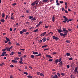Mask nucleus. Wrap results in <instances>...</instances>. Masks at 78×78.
I'll return each instance as SVG.
<instances>
[{"label": "nucleus", "mask_w": 78, "mask_h": 78, "mask_svg": "<svg viewBox=\"0 0 78 78\" xmlns=\"http://www.w3.org/2000/svg\"><path fill=\"white\" fill-rule=\"evenodd\" d=\"M66 55L68 56H69L70 55V54L68 52H67L66 53Z\"/></svg>", "instance_id": "23"}, {"label": "nucleus", "mask_w": 78, "mask_h": 78, "mask_svg": "<svg viewBox=\"0 0 78 78\" xmlns=\"http://www.w3.org/2000/svg\"><path fill=\"white\" fill-rule=\"evenodd\" d=\"M33 51V54H34V55H38V54L39 53H38L37 52H34V51Z\"/></svg>", "instance_id": "7"}, {"label": "nucleus", "mask_w": 78, "mask_h": 78, "mask_svg": "<svg viewBox=\"0 0 78 78\" xmlns=\"http://www.w3.org/2000/svg\"><path fill=\"white\" fill-rule=\"evenodd\" d=\"M62 17L63 18H64V19H65L64 20H65V21H67V20H69L68 19H67V18H66V17L65 16H63Z\"/></svg>", "instance_id": "3"}, {"label": "nucleus", "mask_w": 78, "mask_h": 78, "mask_svg": "<svg viewBox=\"0 0 78 78\" xmlns=\"http://www.w3.org/2000/svg\"><path fill=\"white\" fill-rule=\"evenodd\" d=\"M35 4H37H37H38V3H39V1H37V0L35 1Z\"/></svg>", "instance_id": "22"}, {"label": "nucleus", "mask_w": 78, "mask_h": 78, "mask_svg": "<svg viewBox=\"0 0 78 78\" xmlns=\"http://www.w3.org/2000/svg\"><path fill=\"white\" fill-rule=\"evenodd\" d=\"M63 30L62 31V32L64 31L65 33H68V31L67 30H66V29L65 28H63Z\"/></svg>", "instance_id": "2"}, {"label": "nucleus", "mask_w": 78, "mask_h": 78, "mask_svg": "<svg viewBox=\"0 0 78 78\" xmlns=\"http://www.w3.org/2000/svg\"><path fill=\"white\" fill-rule=\"evenodd\" d=\"M55 16H53L52 17V21L53 22H55Z\"/></svg>", "instance_id": "12"}, {"label": "nucleus", "mask_w": 78, "mask_h": 78, "mask_svg": "<svg viewBox=\"0 0 78 78\" xmlns=\"http://www.w3.org/2000/svg\"><path fill=\"white\" fill-rule=\"evenodd\" d=\"M53 61L52 59H50L48 60V61H50V62H51V61Z\"/></svg>", "instance_id": "50"}, {"label": "nucleus", "mask_w": 78, "mask_h": 78, "mask_svg": "<svg viewBox=\"0 0 78 78\" xmlns=\"http://www.w3.org/2000/svg\"><path fill=\"white\" fill-rule=\"evenodd\" d=\"M57 53L56 52H52V55H55V54H57Z\"/></svg>", "instance_id": "42"}, {"label": "nucleus", "mask_w": 78, "mask_h": 78, "mask_svg": "<svg viewBox=\"0 0 78 78\" xmlns=\"http://www.w3.org/2000/svg\"><path fill=\"white\" fill-rule=\"evenodd\" d=\"M28 78H33V76L29 75L27 76Z\"/></svg>", "instance_id": "24"}, {"label": "nucleus", "mask_w": 78, "mask_h": 78, "mask_svg": "<svg viewBox=\"0 0 78 78\" xmlns=\"http://www.w3.org/2000/svg\"><path fill=\"white\" fill-rule=\"evenodd\" d=\"M61 60H62V58H61L60 59H59L58 60V62H60L61 61Z\"/></svg>", "instance_id": "38"}, {"label": "nucleus", "mask_w": 78, "mask_h": 78, "mask_svg": "<svg viewBox=\"0 0 78 78\" xmlns=\"http://www.w3.org/2000/svg\"><path fill=\"white\" fill-rule=\"evenodd\" d=\"M25 34H26V35H28V34H29V32H27Z\"/></svg>", "instance_id": "40"}, {"label": "nucleus", "mask_w": 78, "mask_h": 78, "mask_svg": "<svg viewBox=\"0 0 78 78\" xmlns=\"http://www.w3.org/2000/svg\"><path fill=\"white\" fill-rule=\"evenodd\" d=\"M43 42H45L47 41V38L46 37H44L42 39Z\"/></svg>", "instance_id": "6"}, {"label": "nucleus", "mask_w": 78, "mask_h": 78, "mask_svg": "<svg viewBox=\"0 0 78 78\" xmlns=\"http://www.w3.org/2000/svg\"><path fill=\"white\" fill-rule=\"evenodd\" d=\"M44 28H48V26H44Z\"/></svg>", "instance_id": "52"}, {"label": "nucleus", "mask_w": 78, "mask_h": 78, "mask_svg": "<svg viewBox=\"0 0 78 78\" xmlns=\"http://www.w3.org/2000/svg\"><path fill=\"white\" fill-rule=\"evenodd\" d=\"M9 16V15H8L6 16V18H5V19H7V18H8V17Z\"/></svg>", "instance_id": "59"}, {"label": "nucleus", "mask_w": 78, "mask_h": 78, "mask_svg": "<svg viewBox=\"0 0 78 78\" xmlns=\"http://www.w3.org/2000/svg\"><path fill=\"white\" fill-rule=\"evenodd\" d=\"M29 20L31 19H31H32V18H31V16H29Z\"/></svg>", "instance_id": "48"}, {"label": "nucleus", "mask_w": 78, "mask_h": 78, "mask_svg": "<svg viewBox=\"0 0 78 78\" xmlns=\"http://www.w3.org/2000/svg\"><path fill=\"white\" fill-rule=\"evenodd\" d=\"M47 47V45H45L41 47V48H45V47Z\"/></svg>", "instance_id": "33"}, {"label": "nucleus", "mask_w": 78, "mask_h": 78, "mask_svg": "<svg viewBox=\"0 0 78 78\" xmlns=\"http://www.w3.org/2000/svg\"><path fill=\"white\" fill-rule=\"evenodd\" d=\"M4 42L5 44H6V43H7L8 42V41H4Z\"/></svg>", "instance_id": "61"}, {"label": "nucleus", "mask_w": 78, "mask_h": 78, "mask_svg": "<svg viewBox=\"0 0 78 78\" xmlns=\"http://www.w3.org/2000/svg\"><path fill=\"white\" fill-rule=\"evenodd\" d=\"M23 31H20V34H23Z\"/></svg>", "instance_id": "43"}, {"label": "nucleus", "mask_w": 78, "mask_h": 78, "mask_svg": "<svg viewBox=\"0 0 78 78\" xmlns=\"http://www.w3.org/2000/svg\"><path fill=\"white\" fill-rule=\"evenodd\" d=\"M36 56H41V53H39L38 55H36Z\"/></svg>", "instance_id": "25"}, {"label": "nucleus", "mask_w": 78, "mask_h": 78, "mask_svg": "<svg viewBox=\"0 0 78 78\" xmlns=\"http://www.w3.org/2000/svg\"><path fill=\"white\" fill-rule=\"evenodd\" d=\"M46 34V32H44V33H43L41 35V37H42V36H44V35H45V34Z\"/></svg>", "instance_id": "11"}, {"label": "nucleus", "mask_w": 78, "mask_h": 78, "mask_svg": "<svg viewBox=\"0 0 78 78\" xmlns=\"http://www.w3.org/2000/svg\"><path fill=\"white\" fill-rule=\"evenodd\" d=\"M64 3V1H60V3Z\"/></svg>", "instance_id": "53"}, {"label": "nucleus", "mask_w": 78, "mask_h": 78, "mask_svg": "<svg viewBox=\"0 0 78 78\" xmlns=\"http://www.w3.org/2000/svg\"><path fill=\"white\" fill-rule=\"evenodd\" d=\"M77 72V70L76 69L74 70V73H76Z\"/></svg>", "instance_id": "57"}, {"label": "nucleus", "mask_w": 78, "mask_h": 78, "mask_svg": "<svg viewBox=\"0 0 78 78\" xmlns=\"http://www.w3.org/2000/svg\"><path fill=\"white\" fill-rule=\"evenodd\" d=\"M6 48V50H7L8 51H10V48H8L7 47H5Z\"/></svg>", "instance_id": "10"}, {"label": "nucleus", "mask_w": 78, "mask_h": 78, "mask_svg": "<svg viewBox=\"0 0 78 78\" xmlns=\"http://www.w3.org/2000/svg\"><path fill=\"white\" fill-rule=\"evenodd\" d=\"M1 21L2 22V23H4V22H5V20L2 19L1 20Z\"/></svg>", "instance_id": "19"}, {"label": "nucleus", "mask_w": 78, "mask_h": 78, "mask_svg": "<svg viewBox=\"0 0 78 78\" xmlns=\"http://www.w3.org/2000/svg\"><path fill=\"white\" fill-rule=\"evenodd\" d=\"M23 73L24 74V75H28V73L27 72H24V73Z\"/></svg>", "instance_id": "34"}, {"label": "nucleus", "mask_w": 78, "mask_h": 78, "mask_svg": "<svg viewBox=\"0 0 78 78\" xmlns=\"http://www.w3.org/2000/svg\"><path fill=\"white\" fill-rule=\"evenodd\" d=\"M59 40V38L56 37V38L55 39L56 41H58Z\"/></svg>", "instance_id": "49"}, {"label": "nucleus", "mask_w": 78, "mask_h": 78, "mask_svg": "<svg viewBox=\"0 0 78 78\" xmlns=\"http://www.w3.org/2000/svg\"><path fill=\"white\" fill-rule=\"evenodd\" d=\"M8 44H9V45H11L12 44H11V42H10V41H9L8 43Z\"/></svg>", "instance_id": "58"}, {"label": "nucleus", "mask_w": 78, "mask_h": 78, "mask_svg": "<svg viewBox=\"0 0 78 78\" xmlns=\"http://www.w3.org/2000/svg\"><path fill=\"white\" fill-rule=\"evenodd\" d=\"M6 47H5V49H2V51H6Z\"/></svg>", "instance_id": "35"}, {"label": "nucleus", "mask_w": 78, "mask_h": 78, "mask_svg": "<svg viewBox=\"0 0 78 78\" xmlns=\"http://www.w3.org/2000/svg\"><path fill=\"white\" fill-rule=\"evenodd\" d=\"M74 64V63L73 62L71 64V66H73V64Z\"/></svg>", "instance_id": "55"}, {"label": "nucleus", "mask_w": 78, "mask_h": 78, "mask_svg": "<svg viewBox=\"0 0 78 78\" xmlns=\"http://www.w3.org/2000/svg\"><path fill=\"white\" fill-rule=\"evenodd\" d=\"M40 76H44V74H43V73H40Z\"/></svg>", "instance_id": "36"}, {"label": "nucleus", "mask_w": 78, "mask_h": 78, "mask_svg": "<svg viewBox=\"0 0 78 78\" xmlns=\"http://www.w3.org/2000/svg\"><path fill=\"white\" fill-rule=\"evenodd\" d=\"M5 39H6L7 41H8V42H9V41H10V40H9V39L8 38L6 37H5Z\"/></svg>", "instance_id": "14"}, {"label": "nucleus", "mask_w": 78, "mask_h": 78, "mask_svg": "<svg viewBox=\"0 0 78 78\" xmlns=\"http://www.w3.org/2000/svg\"><path fill=\"white\" fill-rule=\"evenodd\" d=\"M16 4H17V3H14L12 4V5L13 6H16Z\"/></svg>", "instance_id": "44"}, {"label": "nucleus", "mask_w": 78, "mask_h": 78, "mask_svg": "<svg viewBox=\"0 0 78 78\" xmlns=\"http://www.w3.org/2000/svg\"><path fill=\"white\" fill-rule=\"evenodd\" d=\"M14 54V52H12L10 53V55L12 56V55H13Z\"/></svg>", "instance_id": "28"}, {"label": "nucleus", "mask_w": 78, "mask_h": 78, "mask_svg": "<svg viewBox=\"0 0 78 78\" xmlns=\"http://www.w3.org/2000/svg\"><path fill=\"white\" fill-rule=\"evenodd\" d=\"M41 23H42V21H40V22H39V24L40 25Z\"/></svg>", "instance_id": "47"}, {"label": "nucleus", "mask_w": 78, "mask_h": 78, "mask_svg": "<svg viewBox=\"0 0 78 78\" xmlns=\"http://www.w3.org/2000/svg\"><path fill=\"white\" fill-rule=\"evenodd\" d=\"M26 12L27 13H28V14H29V13H30V12H29V10L28 9L26 10Z\"/></svg>", "instance_id": "27"}, {"label": "nucleus", "mask_w": 78, "mask_h": 78, "mask_svg": "<svg viewBox=\"0 0 78 78\" xmlns=\"http://www.w3.org/2000/svg\"><path fill=\"white\" fill-rule=\"evenodd\" d=\"M6 53V52H2L1 55L2 56H4V55H5Z\"/></svg>", "instance_id": "8"}, {"label": "nucleus", "mask_w": 78, "mask_h": 78, "mask_svg": "<svg viewBox=\"0 0 78 78\" xmlns=\"http://www.w3.org/2000/svg\"><path fill=\"white\" fill-rule=\"evenodd\" d=\"M39 26H40V25L39 24L37 25L36 26V27H39Z\"/></svg>", "instance_id": "60"}, {"label": "nucleus", "mask_w": 78, "mask_h": 78, "mask_svg": "<svg viewBox=\"0 0 78 78\" xmlns=\"http://www.w3.org/2000/svg\"><path fill=\"white\" fill-rule=\"evenodd\" d=\"M63 11H65V9L63 7H62L61 9Z\"/></svg>", "instance_id": "39"}, {"label": "nucleus", "mask_w": 78, "mask_h": 78, "mask_svg": "<svg viewBox=\"0 0 78 78\" xmlns=\"http://www.w3.org/2000/svg\"><path fill=\"white\" fill-rule=\"evenodd\" d=\"M19 55H20L21 54V52L20 51V52H18L17 53Z\"/></svg>", "instance_id": "54"}, {"label": "nucleus", "mask_w": 78, "mask_h": 78, "mask_svg": "<svg viewBox=\"0 0 78 78\" xmlns=\"http://www.w3.org/2000/svg\"><path fill=\"white\" fill-rule=\"evenodd\" d=\"M57 75L58 76H61V75L59 73H57Z\"/></svg>", "instance_id": "37"}, {"label": "nucleus", "mask_w": 78, "mask_h": 78, "mask_svg": "<svg viewBox=\"0 0 78 78\" xmlns=\"http://www.w3.org/2000/svg\"><path fill=\"white\" fill-rule=\"evenodd\" d=\"M37 31H38V29H37L35 30H34L33 31V32L34 33H35V32H37Z\"/></svg>", "instance_id": "29"}, {"label": "nucleus", "mask_w": 78, "mask_h": 78, "mask_svg": "<svg viewBox=\"0 0 78 78\" xmlns=\"http://www.w3.org/2000/svg\"><path fill=\"white\" fill-rule=\"evenodd\" d=\"M60 35H61V36H63L64 37H66V36H67V33H64L63 34L62 33H60Z\"/></svg>", "instance_id": "1"}, {"label": "nucleus", "mask_w": 78, "mask_h": 78, "mask_svg": "<svg viewBox=\"0 0 78 78\" xmlns=\"http://www.w3.org/2000/svg\"><path fill=\"white\" fill-rule=\"evenodd\" d=\"M59 66H62V64H62V62L61 61L59 63Z\"/></svg>", "instance_id": "9"}, {"label": "nucleus", "mask_w": 78, "mask_h": 78, "mask_svg": "<svg viewBox=\"0 0 78 78\" xmlns=\"http://www.w3.org/2000/svg\"><path fill=\"white\" fill-rule=\"evenodd\" d=\"M58 76L56 74H55V76L52 77L53 78H58L57 77Z\"/></svg>", "instance_id": "15"}, {"label": "nucleus", "mask_w": 78, "mask_h": 78, "mask_svg": "<svg viewBox=\"0 0 78 78\" xmlns=\"http://www.w3.org/2000/svg\"><path fill=\"white\" fill-rule=\"evenodd\" d=\"M22 61H23V60H20L19 62H20V64L22 62Z\"/></svg>", "instance_id": "56"}, {"label": "nucleus", "mask_w": 78, "mask_h": 78, "mask_svg": "<svg viewBox=\"0 0 78 78\" xmlns=\"http://www.w3.org/2000/svg\"><path fill=\"white\" fill-rule=\"evenodd\" d=\"M69 60L70 61H72V60L73 59V58L71 57L69 58Z\"/></svg>", "instance_id": "45"}, {"label": "nucleus", "mask_w": 78, "mask_h": 78, "mask_svg": "<svg viewBox=\"0 0 78 78\" xmlns=\"http://www.w3.org/2000/svg\"><path fill=\"white\" fill-rule=\"evenodd\" d=\"M67 68H69V67H70V66L69 65H67Z\"/></svg>", "instance_id": "63"}, {"label": "nucleus", "mask_w": 78, "mask_h": 78, "mask_svg": "<svg viewBox=\"0 0 78 78\" xmlns=\"http://www.w3.org/2000/svg\"><path fill=\"white\" fill-rule=\"evenodd\" d=\"M33 21H34V20H36V18L35 17H34L33 18H32L31 19Z\"/></svg>", "instance_id": "18"}, {"label": "nucleus", "mask_w": 78, "mask_h": 78, "mask_svg": "<svg viewBox=\"0 0 78 78\" xmlns=\"http://www.w3.org/2000/svg\"><path fill=\"white\" fill-rule=\"evenodd\" d=\"M66 42L67 43H70V41H69V40H67L66 41Z\"/></svg>", "instance_id": "26"}, {"label": "nucleus", "mask_w": 78, "mask_h": 78, "mask_svg": "<svg viewBox=\"0 0 78 78\" xmlns=\"http://www.w3.org/2000/svg\"><path fill=\"white\" fill-rule=\"evenodd\" d=\"M75 70H78V66H77V67L75 68Z\"/></svg>", "instance_id": "62"}, {"label": "nucleus", "mask_w": 78, "mask_h": 78, "mask_svg": "<svg viewBox=\"0 0 78 78\" xmlns=\"http://www.w3.org/2000/svg\"><path fill=\"white\" fill-rule=\"evenodd\" d=\"M10 19L11 20H14V18L13 16H11V17L10 18Z\"/></svg>", "instance_id": "17"}, {"label": "nucleus", "mask_w": 78, "mask_h": 78, "mask_svg": "<svg viewBox=\"0 0 78 78\" xmlns=\"http://www.w3.org/2000/svg\"><path fill=\"white\" fill-rule=\"evenodd\" d=\"M46 56L47 58H52L51 56L50 55H46Z\"/></svg>", "instance_id": "4"}, {"label": "nucleus", "mask_w": 78, "mask_h": 78, "mask_svg": "<svg viewBox=\"0 0 78 78\" xmlns=\"http://www.w3.org/2000/svg\"><path fill=\"white\" fill-rule=\"evenodd\" d=\"M12 62H14L15 63H17V61H16V60H12Z\"/></svg>", "instance_id": "16"}, {"label": "nucleus", "mask_w": 78, "mask_h": 78, "mask_svg": "<svg viewBox=\"0 0 78 78\" xmlns=\"http://www.w3.org/2000/svg\"><path fill=\"white\" fill-rule=\"evenodd\" d=\"M35 4H36V2H35L34 1V2H32L31 5V6H34V5H35Z\"/></svg>", "instance_id": "5"}, {"label": "nucleus", "mask_w": 78, "mask_h": 78, "mask_svg": "<svg viewBox=\"0 0 78 78\" xmlns=\"http://www.w3.org/2000/svg\"><path fill=\"white\" fill-rule=\"evenodd\" d=\"M5 14L4 13H2V17L3 18L4 17H5Z\"/></svg>", "instance_id": "31"}, {"label": "nucleus", "mask_w": 78, "mask_h": 78, "mask_svg": "<svg viewBox=\"0 0 78 78\" xmlns=\"http://www.w3.org/2000/svg\"><path fill=\"white\" fill-rule=\"evenodd\" d=\"M42 2L43 3L47 2H48V0H43Z\"/></svg>", "instance_id": "21"}, {"label": "nucleus", "mask_w": 78, "mask_h": 78, "mask_svg": "<svg viewBox=\"0 0 78 78\" xmlns=\"http://www.w3.org/2000/svg\"><path fill=\"white\" fill-rule=\"evenodd\" d=\"M55 63H58V59H57L55 61Z\"/></svg>", "instance_id": "30"}, {"label": "nucleus", "mask_w": 78, "mask_h": 78, "mask_svg": "<svg viewBox=\"0 0 78 78\" xmlns=\"http://www.w3.org/2000/svg\"><path fill=\"white\" fill-rule=\"evenodd\" d=\"M57 30L58 31V32L59 33H62V30H61V29H58Z\"/></svg>", "instance_id": "13"}, {"label": "nucleus", "mask_w": 78, "mask_h": 78, "mask_svg": "<svg viewBox=\"0 0 78 78\" xmlns=\"http://www.w3.org/2000/svg\"><path fill=\"white\" fill-rule=\"evenodd\" d=\"M10 78H14V77L12 76V75H11L10 76Z\"/></svg>", "instance_id": "46"}, {"label": "nucleus", "mask_w": 78, "mask_h": 78, "mask_svg": "<svg viewBox=\"0 0 78 78\" xmlns=\"http://www.w3.org/2000/svg\"><path fill=\"white\" fill-rule=\"evenodd\" d=\"M10 67H14V65H10Z\"/></svg>", "instance_id": "51"}, {"label": "nucleus", "mask_w": 78, "mask_h": 78, "mask_svg": "<svg viewBox=\"0 0 78 78\" xmlns=\"http://www.w3.org/2000/svg\"><path fill=\"white\" fill-rule=\"evenodd\" d=\"M30 58H34V55H31L30 56Z\"/></svg>", "instance_id": "32"}, {"label": "nucleus", "mask_w": 78, "mask_h": 78, "mask_svg": "<svg viewBox=\"0 0 78 78\" xmlns=\"http://www.w3.org/2000/svg\"><path fill=\"white\" fill-rule=\"evenodd\" d=\"M23 56L21 57L20 58V59L21 60H22V59H23Z\"/></svg>", "instance_id": "64"}, {"label": "nucleus", "mask_w": 78, "mask_h": 78, "mask_svg": "<svg viewBox=\"0 0 78 78\" xmlns=\"http://www.w3.org/2000/svg\"><path fill=\"white\" fill-rule=\"evenodd\" d=\"M53 39H56V37L55 36H53L52 37Z\"/></svg>", "instance_id": "41"}, {"label": "nucleus", "mask_w": 78, "mask_h": 78, "mask_svg": "<svg viewBox=\"0 0 78 78\" xmlns=\"http://www.w3.org/2000/svg\"><path fill=\"white\" fill-rule=\"evenodd\" d=\"M27 30L26 29H24L22 30L23 32H26Z\"/></svg>", "instance_id": "20"}]
</instances>
